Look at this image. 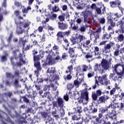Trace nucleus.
I'll use <instances>...</instances> for the list:
<instances>
[{"mask_svg": "<svg viewBox=\"0 0 124 124\" xmlns=\"http://www.w3.org/2000/svg\"><path fill=\"white\" fill-rule=\"evenodd\" d=\"M112 58H109L108 61L106 59H102L100 64H95L94 68L98 70L101 74L104 73V71H109L111 68Z\"/></svg>", "mask_w": 124, "mask_h": 124, "instance_id": "1", "label": "nucleus"}, {"mask_svg": "<svg viewBox=\"0 0 124 124\" xmlns=\"http://www.w3.org/2000/svg\"><path fill=\"white\" fill-rule=\"evenodd\" d=\"M18 60V57H11L10 58V62H11V65L13 66V68H15V67H21L22 65L21 62L25 63V61H24L23 58H22V55L21 54L19 55V61L20 62H16L15 60Z\"/></svg>", "mask_w": 124, "mask_h": 124, "instance_id": "2", "label": "nucleus"}, {"mask_svg": "<svg viewBox=\"0 0 124 124\" xmlns=\"http://www.w3.org/2000/svg\"><path fill=\"white\" fill-rule=\"evenodd\" d=\"M83 16L84 18V22L85 23H89V20L91 19H93V21L95 22L94 14H93L92 11H90V10L88 11H85V12H84Z\"/></svg>", "mask_w": 124, "mask_h": 124, "instance_id": "3", "label": "nucleus"}, {"mask_svg": "<svg viewBox=\"0 0 124 124\" xmlns=\"http://www.w3.org/2000/svg\"><path fill=\"white\" fill-rule=\"evenodd\" d=\"M115 1H110L109 2L110 7L112 8H116L118 7L121 11L123 12L124 9H123L121 5L122 2L121 0H115Z\"/></svg>", "mask_w": 124, "mask_h": 124, "instance_id": "4", "label": "nucleus"}, {"mask_svg": "<svg viewBox=\"0 0 124 124\" xmlns=\"http://www.w3.org/2000/svg\"><path fill=\"white\" fill-rule=\"evenodd\" d=\"M16 25V33L17 35L22 34L24 31V30L22 29V27H23L24 24L23 22H19V19L16 20V22H15Z\"/></svg>", "mask_w": 124, "mask_h": 124, "instance_id": "5", "label": "nucleus"}, {"mask_svg": "<svg viewBox=\"0 0 124 124\" xmlns=\"http://www.w3.org/2000/svg\"><path fill=\"white\" fill-rule=\"evenodd\" d=\"M85 99L86 102L87 103L89 102V93L87 92H85L80 94V97L77 98V100L78 104H84L83 102V99Z\"/></svg>", "mask_w": 124, "mask_h": 124, "instance_id": "6", "label": "nucleus"}, {"mask_svg": "<svg viewBox=\"0 0 124 124\" xmlns=\"http://www.w3.org/2000/svg\"><path fill=\"white\" fill-rule=\"evenodd\" d=\"M98 81L102 85H108L110 84V81L108 78V75L106 74L102 77H98Z\"/></svg>", "mask_w": 124, "mask_h": 124, "instance_id": "7", "label": "nucleus"}, {"mask_svg": "<svg viewBox=\"0 0 124 124\" xmlns=\"http://www.w3.org/2000/svg\"><path fill=\"white\" fill-rule=\"evenodd\" d=\"M20 72L18 70H16L14 72V75L12 73H6V78H11L13 79L15 77H20Z\"/></svg>", "mask_w": 124, "mask_h": 124, "instance_id": "8", "label": "nucleus"}, {"mask_svg": "<svg viewBox=\"0 0 124 124\" xmlns=\"http://www.w3.org/2000/svg\"><path fill=\"white\" fill-rule=\"evenodd\" d=\"M68 53L69 54L70 57L72 58L71 61L75 62L77 60V55L75 54L74 48L69 47L68 49Z\"/></svg>", "mask_w": 124, "mask_h": 124, "instance_id": "9", "label": "nucleus"}, {"mask_svg": "<svg viewBox=\"0 0 124 124\" xmlns=\"http://www.w3.org/2000/svg\"><path fill=\"white\" fill-rule=\"evenodd\" d=\"M116 23L113 22V21L111 18H109V16L107 17V24L110 25L108 26V31L112 30L113 28L116 26Z\"/></svg>", "mask_w": 124, "mask_h": 124, "instance_id": "10", "label": "nucleus"}, {"mask_svg": "<svg viewBox=\"0 0 124 124\" xmlns=\"http://www.w3.org/2000/svg\"><path fill=\"white\" fill-rule=\"evenodd\" d=\"M115 45L114 42H110L104 47V51L105 53H109L111 52V48Z\"/></svg>", "mask_w": 124, "mask_h": 124, "instance_id": "11", "label": "nucleus"}, {"mask_svg": "<svg viewBox=\"0 0 124 124\" xmlns=\"http://www.w3.org/2000/svg\"><path fill=\"white\" fill-rule=\"evenodd\" d=\"M122 20L124 21V18H123ZM123 20H121L120 21L117 22V26H119L120 30H117L115 31V33H118L119 32H121L122 33H124V22Z\"/></svg>", "mask_w": 124, "mask_h": 124, "instance_id": "12", "label": "nucleus"}, {"mask_svg": "<svg viewBox=\"0 0 124 124\" xmlns=\"http://www.w3.org/2000/svg\"><path fill=\"white\" fill-rule=\"evenodd\" d=\"M42 59L41 54L33 56L34 61V66H41L40 63V60Z\"/></svg>", "mask_w": 124, "mask_h": 124, "instance_id": "13", "label": "nucleus"}, {"mask_svg": "<svg viewBox=\"0 0 124 124\" xmlns=\"http://www.w3.org/2000/svg\"><path fill=\"white\" fill-rule=\"evenodd\" d=\"M25 88H26V90H27V92L28 93V95H25L27 96V97L28 98H31L32 99V101H33L34 100V98L36 96V92L33 91V93L32 94H31V92H29V91L30 90V88H29L27 84H25Z\"/></svg>", "mask_w": 124, "mask_h": 124, "instance_id": "14", "label": "nucleus"}, {"mask_svg": "<svg viewBox=\"0 0 124 124\" xmlns=\"http://www.w3.org/2000/svg\"><path fill=\"white\" fill-rule=\"evenodd\" d=\"M109 96L108 95H104L99 97L97 100V103L98 104H105L106 101L109 99Z\"/></svg>", "mask_w": 124, "mask_h": 124, "instance_id": "15", "label": "nucleus"}, {"mask_svg": "<svg viewBox=\"0 0 124 124\" xmlns=\"http://www.w3.org/2000/svg\"><path fill=\"white\" fill-rule=\"evenodd\" d=\"M58 29L61 31L66 30L68 28V25L66 23H64L63 22H58Z\"/></svg>", "mask_w": 124, "mask_h": 124, "instance_id": "16", "label": "nucleus"}, {"mask_svg": "<svg viewBox=\"0 0 124 124\" xmlns=\"http://www.w3.org/2000/svg\"><path fill=\"white\" fill-rule=\"evenodd\" d=\"M56 73V68L55 67L48 68L46 72V74H50V78L54 77Z\"/></svg>", "mask_w": 124, "mask_h": 124, "instance_id": "17", "label": "nucleus"}, {"mask_svg": "<svg viewBox=\"0 0 124 124\" xmlns=\"http://www.w3.org/2000/svg\"><path fill=\"white\" fill-rule=\"evenodd\" d=\"M14 14L15 16H16V17H18V18H16L15 19V23H16V19H18V22H21V21L20 20H24V18L21 16H20V11H18V10H16L15 12H14Z\"/></svg>", "mask_w": 124, "mask_h": 124, "instance_id": "18", "label": "nucleus"}, {"mask_svg": "<svg viewBox=\"0 0 124 124\" xmlns=\"http://www.w3.org/2000/svg\"><path fill=\"white\" fill-rule=\"evenodd\" d=\"M111 34L112 32L104 33L102 36V40L104 41H107L108 42L109 39L112 38Z\"/></svg>", "mask_w": 124, "mask_h": 124, "instance_id": "19", "label": "nucleus"}, {"mask_svg": "<svg viewBox=\"0 0 124 124\" xmlns=\"http://www.w3.org/2000/svg\"><path fill=\"white\" fill-rule=\"evenodd\" d=\"M57 102L59 107L62 108L64 105V101L62 98L58 97L57 98Z\"/></svg>", "mask_w": 124, "mask_h": 124, "instance_id": "20", "label": "nucleus"}, {"mask_svg": "<svg viewBox=\"0 0 124 124\" xmlns=\"http://www.w3.org/2000/svg\"><path fill=\"white\" fill-rule=\"evenodd\" d=\"M56 36H57V42L59 44H62L63 40H62V38H64L62 34V33H61L60 31H59L57 34H56Z\"/></svg>", "mask_w": 124, "mask_h": 124, "instance_id": "21", "label": "nucleus"}, {"mask_svg": "<svg viewBox=\"0 0 124 124\" xmlns=\"http://www.w3.org/2000/svg\"><path fill=\"white\" fill-rule=\"evenodd\" d=\"M27 40L26 39L24 40V38H19V40H18V45L21 46L22 45L23 48L25 47L26 43H27Z\"/></svg>", "mask_w": 124, "mask_h": 124, "instance_id": "22", "label": "nucleus"}, {"mask_svg": "<svg viewBox=\"0 0 124 124\" xmlns=\"http://www.w3.org/2000/svg\"><path fill=\"white\" fill-rule=\"evenodd\" d=\"M82 80L80 78H77L74 81L73 85L77 88H78L80 84H81Z\"/></svg>", "mask_w": 124, "mask_h": 124, "instance_id": "23", "label": "nucleus"}, {"mask_svg": "<svg viewBox=\"0 0 124 124\" xmlns=\"http://www.w3.org/2000/svg\"><path fill=\"white\" fill-rule=\"evenodd\" d=\"M77 42L78 44L81 43L82 41H83L85 39V37L83 35L79 34L78 36L76 37Z\"/></svg>", "mask_w": 124, "mask_h": 124, "instance_id": "24", "label": "nucleus"}, {"mask_svg": "<svg viewBox=\"0 0 124 124\" xmlns=\"http://www.w3.org/2000/svg\"><path fill=\"white\" fill-rule=\"evenodd\" d=\"M34 66L37 69V70H35V75L37 77H38L39 76V72L42 70L41 65H34Z\"/></svg>", "mask_w": 124, "mask_h": 124, "instance_id": "25", "label": "nucleus"}, {"mask_svg": "<svg viewBox=\"0 0 124 124\" xmlns=\"http://www.w3.org/2000/svg\"><path fill=\"white\" fill-rule=\"evenodd\" d=\"M113 105L112 103L109 104L108 106L104 108H102L101 110V113H104L106 112H108V109L110 108H113Z\"/></svg>", "mask_w": 124, "mask_h": 124, "instance_id": "26", "label": "nucleus"}, {"mask_svg": "<svg viewBox=\"0 0 124 124\" xmlns=\"http://www.w3.org/2000/svg\"><path fill=\"white\" fill-rule=\"evenodd\" d=\"M14 37V33L12 31L10 32V35H9V37L7 38V42L8 43L10 44L12 41V38Z\"/></svg>", "mask_w": 124, "mask_h": 124, "instance_id": "27", "label": "nucleus"}, {"mask_svg": "<svg viewBox=\"0 0 124 124\" xmlns=\"http://www.w3.org/2000/svg\"><path fill=\"white\" fill-rule=\"evenodd\" d=\"M60 32L63 35V37L65 36H66L67 37L70 36V35L71 33V32L70 30H68L66 31H64V32H62V31H60Z\"/></svg>", "mask_w": 124, "mask_h": 124, "instance_id": "28", "label": "nucleus"}, {"mask_svg": "<svg viewBox=\"0 0 124 124\" xmlns=\"http://www.w3.org/2000/svg\"><path fill=\"white\" fill-rule=\"evenodd\" d=\"M65 15L64 14H62V15H60L58 16V18L59 20V22H63L65 21Z\"/></svg>", "mask_w": 124, "mask_h": 124, "instance_id": "29", "label": "nucleus"}, {"mask_svg": "<svg viewBox=\"0 0 124 124\" xmlns=\"http://www.w3.org/2000/svg\"><path fill=\"white\" fill-rule=\"evenodd\" d=\"M117 39L119 42H122L124 40V35L123 34H119L117 37Z\"/></svg>", "mask_w": 124, "mask_h": 124, "instance_id": "30", "label": "nucleus"}, {"mask_svg": "<svg viewBox=\"0 0 124 124\" xmlns=\"http://www.w3.org/2000/svg\"><path fill=\"white\" fill-rule=\"evenodd\" d=\"M75 86L72 83H69L67 85V90L69 91H71V90L74 88Z\"/></svg>", "mask_w": 124, "mask_h": 124, "instance_id": "31", "label": "nucleus"}, {"mask_svg": "<svg viewBox=\"0 0 124 124\" xmlns=\"http://www.w3.org/2000/svg\"><path fill=\"white\" fill-rule=\"evenodd\" d=\"M52 12L54 13H57L61 11L60 8H59L58 6H57V5H54V6L52 7Z\"/></svg>", "mask_w": 124, "mask_h": 124, "instance_id": "32", "label": "nucleus"}, {"mask_svg": "<svg viewBox=\"0 0 124 124\" xmlns=\"http://www.w3.org/2000/svg\"><path fill=\"white\" fill-rule=\"evenodd\" d=\"M91 44V40H88L86 41L85 43L83 45V46L85 47H91V45H92V44H91V45H89Z\"/></svg>", "mask_w": 124, "mask_h": 124, "instance_id": "33", "label": "nucleus"}, {"mask_svg": "<svg viewBox=\"0 0 124 124\" xmlns=\"http://www.w3.org/2000/svg\"><path fill=\"white\" fill-rule=\"evenodd\" d=\"M98 22L99 24L104 25L106 23V19L104 17H101L97 19Z\"/></svg>", "mask_w": 124, "mask_h": 124, "instance_id": "34", "label": "nucleus"}, {"mask_svg": "<svg viewBox=\"0 0 124 124\" xmlns=\"http://www.w3.org/2000/svg\"><path fill=\"white\" fill-rule=\"evenodd\" d=\"M91 97L93 101H96L98 100L97 99L98 96L96 94V93L93 92Z\"/></svg>", "mask_w": 124, "mask_h": 124, "instance_id": "35", "label": "nucleus"}, {"mask_svg": "<svg viewBox=\"0 0 124 124\" xmlns=\"http://www.w3.org/2000/svg\"><path fill=\"white\" fill-rule=\"evenodd\" d=\"M76 113H78V115L81 116V113L82 112V107L78 106L77 108V109L75 110Z\"/></svg>", "mask_w": 124, "mask_h": 124, "instance_id": "36", "label": "nucleus"}, {"mask_svg": "<svg viewBox=\"0 0 124 124\" xmlns=\"http://www.w3.org/2000/svg\"><path fill=\"white\" fill-rule=\"evenodd\" d=\"M33 45L32 43H29V44L27 45L26 46L25 48H24V50L26 51H28L30 50V49L32 48L33 47Z\"/></svg>", "mask_w": 124, "mask_h": 124, "instance_id": "37", "label": "nucleus"}, {"mask_svg": "<svg viewBox=\"0 0 124 124\" xmlns=\"http://www.w3.org/2000/svg\"><path fill=\"white\" fill-rule=\"evenodd\" d=\"M92 34H93L94 36L95 40H96L97 39L99 38L100 35H99V34L98 32H97L96 31H92Z\"/></svg>", "mask_w": 124, "mask_h": 124, "instance_id": "38", "label": "nucleus"}, {"mask_svg": "<svg viewBox=\"0 0 124 124\" xmlns=\"http://www.w3.org/2000/svg\"><path fill=\"white\" fill-rule=\"evenodd\" d=\"M46 120L48 121V122L49 123V124H56L54 122V120L50 117H47V118H46Z\"/></svg>", "mask_w": 124, "mask_h": 124, "instance_id": "39", "label": "nucleus"}, {"mask_svg": "<svg viewBox=\"0 0 124 124\" xmlns=\"http://www.w3.org/2000/svg\"><path fill=\"white\" fill-rule=\"evenodd\" d=\"M94 124H102V120L97 117L95 119V121L93 122Z\"/></svg>", "mask_w": 124, "mask_h": 124, "instance_id": "40", "label": "nucleus"}, {"mask_svg": "<svg viewBox=\"0 0 124 124\" xmlns=\"http://www.w3.org/2000/svg\"><path fill=\"white\" fill-rule=\"evenodd\" d=\"M20 99L21 98L23 99V102L26 103H30V100L28 99L26 96H20Z\"/></svg>", "mask_w": 124, "mask_h": 124, "instance_id": "41", "label": "nucleus"}, {"mask_svg": "<svg viewBox=\"0 0 124 124\" xmlns=\"http://www.w3.org/2000/svg\"><path fill=\"white\" fill-rule=\"evenodd\" d=\"M69 56L68 55L67 53H63V54H62V61L63 60H66L68 59Z\"/></svg>", "mask_w": 124, "mask_h": 124, "instance_id": "42", "label": "nucleus"}, {"mask_svg": "<svg viewBox=\"0 0 124 124\" xmlns=\"http://www.w3.org/2000/svg\"><path fill=\"white\" fill-rule=\"evenodd\" d=\"M122 71L120 73H117V74L121 78L124 75V66H122Z\"/></svg>", "mask_w": 124, "mask_h": 124, "instance_id": "43", "label": "nucleus"}, {"mask_svg": "<svg viewBox=\"0 0 124 124\" xmlns=\"http://www.w3.org/2000/svg\"><path fill=\"white\" fill-rule=\"evenodd\" d=\"M86 30V28L84 26H81L78 29V31H79L80 32H85Z\"/></svg>", "mask_w": 124, "mask_h": 124, "instance_id": "44", "label": "nucleus"}, {"mask_svg": "<svg viewBox=\"0 0 124 124\" xmlns=\"http://www.w3.org/2000/svg\"><path fill=\"white\" fill-rule=\"evenodd\" d=\"M67 69L69 70H67L65 71V73L68 74L70 73V74H71L72 71L73 70V65L68 66L67 67Z\"/></svg>", "mask_w": 124, "mask_h": 124, "instance_id": "45", "label": "nucleus"}, {"mask_svg": "<svg viewBox=\"0 0 124 124\" xmlns=\"http://www.w3.org/2000/svg\"><path fill=\"white\" fill-rule=\"evenodd\" d=\"M124 66L123 65H122L121 64H117L116 65H115L113 67H112L113 70L115 72H117V69L119 68V66Z\"/></svg>", "mask_w": 124, "mask_h": 124, "instance_id": "46", "label": "nucleus"}, {"mask_svg": "<svg viewBox=\"0 0 124 124\" xmlns=\"http://www.w3.org/2000/svg\"><path fill=\"white\" fill-rule=\"evenodd\" d=\"M64 79L65 80H70L72 78V76L71 75V74L67 75V76H64L63 77Z\"/></svg>", "mask_w": 124, "mask_h": 124, "instance_id": "47", "label": "nucleus"}, {"mask_svg": "<svg viewBox=\"0 0 124 124\" xmlns=\"http://www.w3.org/2000/svg\"><path fill=\"white\" fill-rule=\"evenodd\" d=\"M71 42L72 43L73 45H75L77 43V38L76 37H72L70 39Z\"/></svg>", "mask_w": 124, "mask_h": 124, "instance_id": "48", "label": "nucleus"}, {"mask_svg": "<svg viewBox=\"0 0 124 124\" xmlns=\"http://www.w3.org/2000/svg\"><path fill=\"white\" fill-rule=\"evenodd\" d=\"M80 119H81L80 116H79V117H78L76 115H74L72 117V120H73V121H78Z\"/></svg>", "mask_w": 124, "mask_h": 124, "instance_id": "49", "label": "nucleus"}, {"mask_svg": "<svg viewBox=\"0 0 124 124\" xmlns=\"http://www.w3.org/2000/svg\"><path fill=\"white\" fill-rule=\"evenodd\" d=\"M98 86H100L99 81L97 79H95L94 85V86H92V89L95 90Z\"/></svg>", "mask_w": 124, "mask_h": 124, "instance_id": "50", "label": "nucleus"}, {"mask_svg": "<svg viewBox=\"0 0 124 124\" xmlns=\"http://www.w3.org/2000/svg\"><path fill=\"white\" fill-rule=\"evenodd\" d=\"M48 63L49 65H54V64H55V60H52L51 58H49V61Z\"/></svg>", "mask_w": 124, "mask_h": 124, "instance_id": "51", "label": "nucleus"}, {"mask_svg": "<svg viewBox=\"0 0 124 124\" xmlns=\"http://www.w3.org/2000/svg\"><path fill=\"white\" fill-rule=\"evenodd\" d=\"M57 15L55 14H53L52 15L49 16V19L51 20H54L57 19Z\"/></svg>", "mask_w": 124, "mask_h": 124, "instance_id": "52", "label": "nucleus"}, {"mask_svg": "<svg viewBox=\"0 0 124 124\" xmlns=\"http://www.w3.org/2000/svg\"><path fill=\"white\" fill-rule=\"evenodd\" d=\"M1 62H5L7 61V57L5 55H2L1 57Z\"/></svg>", "mask_w": 124, "mask_h": 124, "instance_id": "53", "label": "nucleus"}, {"mask_svg": "<svg viewBox=\"0 0 124 124\" xmlns=\"http://www.w3.org/2000/svg\"><path fill=\"white\" fill-rule=\"evenodd\" d=\"M59 46L54 45V46L52 47V48L51 49V51H52V50L58 51L59 50Z\"/></svg>", "mask_w": 124, "mask_h": 124, "instance_id": "54", "label": "nucleus"}, {"mask_svg": "<svg viewBox=\"0 0 124 124\" xmlns=\"http://www.w3.org/2000/svg\"><path fill=\"white\" fill-rule=\"evenodd\" d=\"M101 8L102 7H100V8H96V9H95L96 12L98 15L102 14Z\"/></svg>", "mask_w": 124, "mask_h": 124, "instance_id": "55", "label": "nucleus"}, {"mask_svg": "<svg viewBox=\"0 0 124 124\" xmlns=\"http://www.w3.org/2000/svg\"><path fill=\"white\" fill-rule=\"evenodd\" d=\"M14 85H15V86L17 87L19 85V79L18 78H16V79H15V80H14Z\"/></svg>", "mask_w": 124, "mask_h": 124, "instance_id": "56", "label": "nucleus"}, {"mask_svg": "<svg viewBox=\"0 0 124 124\" xmlns=\"http://www.w3.org/2000/svg\"><path fill=\"white\" fill-rule=\"evenodd\" d=\"M90 8H91V9L92 10H96V9L97 8V7L96 4H95V3H93L90 6Z\"/></svg>", "mask_w": 124, "mask_h": 124, "instance_id": "57", "label": "nucleus"}, {"mask_svg": "<svg viewBox=\"0 0 124 124\" xmlns=\"http://www.w3.org/2000/svg\"><path fill=\"white\" fill-rule=\"evenodd\" d=\"M94 72L93 71H91V72L89 73L87 75L88 78H91L94 76Z\"/></svg>", "mask_w": 124, "mask_h": 124, "instance_id": "58", "label": "nucleus"}, {"mask_svg": "<svg viewBox=\"0 0 124 124\" xmlns=\"http://www.w3.org/2000/svg\"><path fill=\"white\" fill-rule=\"evenodd\" d=\"M113 15L115 16V18H114L113 19L116 20V19L120 18L122 16L121 15H119V13H115Z\"/></svg>", "mask_w": 124, "mask_h": 124, "instance_id": "59", "label": "nucleus"}, {"mask_svg": "<svg viewBox=\"0 0 124 124\" xmlns=\"http://www.w3.org/2000/svg\"><path fill=\"white\" fill-rule=\"evenodd\" d=\"M102 92L100 90H97L96 91V94L99 97L102 94Z\"/></svg>", "mask_w": 124, "mask_h": 124, "instance_id": "60", "label": "nucleus"}, {"mask_svg": "<svg viewBox=\"0 0 124 124\" xmlns=\"http://www.w3.org/2000/svg\"><path fill=\"white\" fill-rule=\"evenodd\" d=\"M120 55V50L119 49H116L114 52V55L116 56H118Z\"/></svg>", "mask_w": 124, "mask_h": 124, "instance_id": "61", "label": "nucleus"}, {"mask_svg": "<svg viewBox=\"0 0 124 124\" xmlns=\"http://www.w3.org/2000/svg\"><path fill=\"white\" fill-rule=\"evenodd\" d=\"M78 29H79L78 26H76L75 24L74 25V26H73V28H72L71 29L72 31H73L78 30Z\"/></svg>", "mask_w": 124, "mask_h": 124, "instance_id": "62", "label": "nucleus"}, {"mask_svg": "<svg viewBox=\"0 0 124 124\" xmlns=\"http://www.w3.org/2000/svg\"><path fill=\"white\" fill-rule=\"evenodd\" d=\"M88 66L86 65H84L82 66V71L83 72H86L87 69H88Z\"/></svg>", "mask_w": 124, "mask_h": 124, "instance_id": "63", "label": "nucleus"}, {"mask_svg": "<svg viewBox=\"0 0 124 124\" xmlns=\"http://www.w3.org/2000/svg\"><path fill=\"white\" fill-rule=\"evenodd\" d=\"M7 0H3V2L2 3V7L4 8H6L7 5Z\"/></svg>", "mask_w": 124, "mask_h": 124, "instance_id": "64", "label": "nucleus"}]
</instances>
